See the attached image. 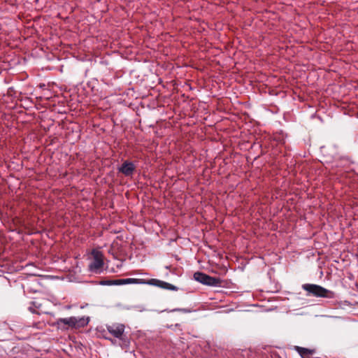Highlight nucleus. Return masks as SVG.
<instances>
[{
  "instance_id": "nucleus-1",
  "label": "nucleus",
  "mask_w": 358,
  "mask_h": 358,
  "mask_svg": "<svg viewBox=\"0 0 358 358\" xmlns=\"http://www.w3.org/2000/svg\"><path fill=\"white\" fill-rule=\"evenodd\" d=\"M89 318L70 317L66 318H59L56 324L60 329H68L69 328L78 329L87 325Z\"/></svg>"
},
{
  "instance_id": "nucleus-2",
  "label": "nucleus",
  "mask_w": 358,
  "mask_h": 358,
  "mask_svg": "<svg viewBox=\"0 0 358 358\" xmlns=\"http://www.w3.org/2000/svg\"><path fill=\"white\" fill-rule=\"evenodd\" d=\"M302 289L307 292V296L333 299L335 296L334 292L315 284H303Z\"/></svg>"
},
{
  "instance_id": "nucleus-3",
  "label": "nucleus",
  "mask_w": 358,
  "mask_h": 358,
  "mask_svg": "<svg viewBox=\"0 0 358 358\" xmlns=\"http://www.w3.org/2000/svg\"><path fill=\"white\" fill-rule=\"evenodd\" d=\"M93 259L89 264V270L95 273H100L103 266V255L101 252L93 250L92 252Z\"/></svg>"
},
{
  "instance_id": "nucleus-4",
  "label": "nucleus",
  "mask_w": 358,
  "mask_h": 358,
  "mask_svg": "<svg viewBox=\"0 0 358 358\" xmlns=\"http://www.w3.org/2000/svg\"><path fill=\"white\" fill-rule=\"evenodd\" d=\"M194 278L195 280L209 286H219L222 282L218 278L212 277L199 271L194 273Z\"/></svg>"
},
{
  "instance_id": "nucleus-5",
  "label": "nucleus",
  "mask_w": 358,
  "mask_h": 358,
  "mask_svg": "<svg viewBox=\"0 0 358 358\" xmlns=\"http://www.w3.org/2000/svg\"><path fill=\"white\" fill-rule=\"evenodd\" d=\"M106 329L109 334L114 337L123 341L124 336V329L125 327L122 324H112L107 325Z\"/></svg>"
},
{
  "instance_id": "nucleus-6",
  "label": "nucleus",
  "mask_w": 358,
  "mask_h": 358,
  "mask_svg": "<svg viewBox=\"0 0 358 358\" xmlns=\"http://www.w3.org/2000/svg\"><path fill=\"white\" fill-rule=\"evenodd\" d=\"M135 169L136 166L134 163L127 160L124 161L121 166L118 168V171L125 176H132Z\"/></svg>"
},
{
  "instance_id": "nucleus-7",
  "label": "nucleus",
  "mask_w": 358,
  "mask_h": 358,
  "mask_svg": "<svg viewBox=\"0 0 358 358\" xmlns=\"http://www.w3.org/2000/svg\"><path fill=\"white\" fill-rule=\"evenodd\" d=\"M145 283H147L148 285H155V286H157V287H161L163 289H170V290H177L178 289V288L176 286H174L169 282H166L158 280V279H155V278L148 280L147 282H145Z\"/></svg>"
},
{
  "instance_id": "nucleus-8",
  "label": "nucleus",
  "mask_w": 358,
  "mask_h": 358,
  "mask_svg": "<svg viewBox=\"0 0 358 358\" xmlns=\"http://www.w3.org/2000/svg\"><path fill=\"white\" fill-rule=\"evenodd\" d=\"M115 285H123L127 284H144L145 280L143 279L138 278H125V279H117L114 280Z\"/></svg>"
},
{
  "instance_id": "nucleus-9",
  "label": "nucleus",
  "mask_w": 358,
  "mask_h": 358,
  "mask_svg": "<svg viewBox=\"0 0 358 358\" xmlns=\"http://www.w3.org/2000/svg\"><path fill=\"white\" fill-rule=\"evenodd\" d=\"M294 349L300 355L301 358H311L310 355L315 353V350L308 349L300 346H294Z\"/></svg>"
},
{
  "instance_id": "nucleus-10",
  "label": "nucleus",
  "mask_w": 358,
  "mask_h": 358,
  "mask_svg": "<svg viewBox=\"0 0 358 358\" xmlns=\"http://www.w3.org/2000/svg\"><path fill=\"white\" fill-rule=\"evenodd\" d=\"M114 282H115L114 280H109L102 281L101 282V285H115Z\"/></svg>"
}]
</instances>
